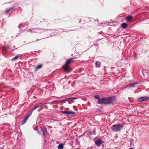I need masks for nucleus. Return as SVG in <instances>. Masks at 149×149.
<instances>
[{"label":"nucleus","instance_id":"nucleus-1","mask_svg":"<svg viewBox=\"0 0 149 149\" xmlns=\"http://www.w3.org/2000/svg\"><path fill=\"white\" fill-rule=\"evenodd\" d=\"M76 58V57H71L67 60L65 64L63 66V68L65 71L70 72L71 71L70 68L69 66V65L71 63V61L73 60Z\"/></svg>","mask_w":149,"mask_h":149},{"label":"nucleus","instance_id":"nucleus-2","mask_svg":"<svg viewBox=\"0 0 149 149\" xmlns=\"http://www.w3.org/2000/svg\"><path fill=\"white\" fill-rule=\"evenodd\" d=\"M123 127V125L119 123L112 125L111 127V129L114 132H118L120 131Z\"/></svg>","mask_w":149,"mask_h":149},{"label":"nucleus","instance_id":"nucleus-3","mask_svg":"<svg viewBox=\"0 0 149 149\" xmlns=\"http://www.w3.org/2000/svg\"><path fill=\"white\" fill-rule=\"evenodd\" d=\"M104 98V104H110L112 103L115 100L116 97L115 96H113L109 97H105Z\"/></svg>","mask_w":149,"mask_h":149},{"label":"nucleus","instance_id":"nucleus-4","mask_svg":"<svg viewBox=\"0 0 149 149\" xmlns=\"http://www.w3.org/2000/svg\"><path fill=\"white\" fill-rule=\"evenodd\" d=\"M41 130L42 132L43 136L45 138L46 137L47 133V129L45 127H41Z\"/></svg>","mask_w":149,"mask_h":149},{"label":"nucleus","instance_id":"nucleus-5","mask_svg":"<svg viewBox=\"0 0 149 149\" xmlns=\"http://www.w3.org/2000/svg\"><path fill=\"white\" fill-rule=\"evenodd\" d=\"M137 100L139 102H141L143 101L149 100V97H143L139 98Z\"/></svg>","mask_w":149,"mask_h":149},{"label":"nucleus","instance_id":"nucleus-6","mask_svg":"<svg viewBox=\"0 0 149 149\" xmlns=\"http://www.w3.org/2000/svg\"><path fill=\"white\" fill-rule=\"evenodd\" d=\"M103 143V142L101 141V140L100 139H98L95 142V145L97 146H100Z\"/></svg>","mask_w":149,"mask_h":149},{"label":"nucleus","instance_id":"nucleus-7","mask_svg":"<svg viewBox=\"0 0 149 149\" xmlns=\"http://www.w3.org/2000/svg\"><path fill=\"white\" fill-rule=\"evenodd\" d=\"M105 98H102V99H99V100L97 101V103L99 104L102 103H104V104Z\"/></svg>","mask_w":149,"mask_h":149},{"label":"nucleus","instance_id":"nucleus-8","mask_svg":"<svg viewBox=\"0 0 149 149\" xmlns=\"http://www.w3.org/2000/svg\"><path fill=\"white\" fill-rule=\"evenodd\" d=\"M132 17L131 15H129L125 18L126 20L127 21H130L132 19Z\"/></svg>","mask_w":149,"mask_h":149},{"label":"nucleus","instance_id":"nucleus-9","mask_svg":"<svg viewBox=\"0 0 149 149\" xmlns=\"http://www.w3.org/2000/svg\"><path fill=\"white\" fill-rule=\"evenodd\" d=\"M28 118H27L26 117L24 118L23 120H22V121L21 122V125H23L25 123L26 120H27Z\"/></svg>","mask_w":149,"mask_h":149},{"label":"nucleus","instance_id":"nucleus-10","mask_svg":"<svg viewBox=\"0 0 149 149\" xmlns=\"http://www.w3.org/2000/svg\"><path fill=\"white\" fill-rule=\"evenodd\" d=\"M14 7H11L10 8H9L8 9H7L6 10L5 12L6 13H9L10 11L14 9Z\"/></svg>","mask_w":149,"mask_h":149},{"label":"nucleus","instance_id":"nucleus-11","mask_svg":"<svg viewBox=\"0 0 149 149\" xmlns=\"http://www.w3.org/2000/svg\"><path fill=\"white\" fill-rule=\"evenodd\" d=\"M96 67L97 68H99L100 66V62L97 61L95 63Z\"/></svg>","mask_w":149,"mask_h":149},{"label":"nucleus","instance_id":"nucleus-12","mask_svg":"<svg viewBox=\"0 0 149 149\" xmlns=\"http://www.w3.org/2000/svg\"><path fill=\"white\" fill-rule=\"evenodd\" d=\"M47 103H38L37 104L36 106V107H37V108L41 107L42 105L43 104H46Z\"/></svg>","mask_w":149,"mask_h":149},{"label":"nucleus","instance_id":"nucleus-13","mask_svg":"<svg viewBox=\"0 0 149 149\" xmlns=\"http://www.w3.org/2000/svg\"><path fill=\"white\" fill-rule=\"evenodd\" d=\"M127 24L125 23H123L121 24V26L123 29H125L127 26Z\"/></svg>","mask_w":149,"mask_h":149},{"label":"nucleus","instance_id":"nucleus-14","mask_svg":"<svg viewBox=\"0 0 149 149\" xmlns=\"http://www.w3.org/2000/svg\"><path fill=\"white\" fill-rule=\"evenodd\" d=\"M58 149H63V146L62 143L60 144L58 146Z\"/></svg>","mask_w":149,"mask_h":149},{"label":"nucleus","instance_id":"nucleus-15","mask_svg":"<svg viewBox=\"0 0 149 149\" xmlns=\"http://www.w3.org/2000/svg\"><path fill=\"white\" fill-rule=\"evenodd\" d=\"M33 111L31 110H30L28 113L26 117L28 118L29 116H30L32 113Z\"/></svg>","mask_w":149,"mask_h":149},{"label":"nucleus","instance_id":"nucleus-16","mask_svg":"<svg viewBox=\"0 0 149 149\" xmlns=\"http://www.w3.org/2000/svg\"><path fill=\"white\" fill-rule=\"evenodd\" d=\"M61 113L64 114H66L69 115V111H62Z\"/></svg>","mask_w":149,"mask_h":149},{"label":"nucleus","instance_id":"nucleus-17","mask_svg":"<svg viewBox=\"0 0 149 149\" xmlns=\"http://www.w3.org/2000/svg\"><path fill=\"white\" fill-rule=\"evenodd\" d=\"M77 98L75 97H72L69 98H67L66 99L67 100L71 101L72 100L76 99Z\"/></svg>","mask_w":149,"mask_h":149},{"label":"nucleus","instance_id":"nucleus-18","mask_svg":"<svg viewBox=\"0 0 149 149\" xmlns=\"http://www.w3.org/2000/svg\"><path fill=\"white\" fill-rule=\"evenodd\" d=\"M19 55H17L16 56H15L12 58V60H14L17 59L19 58Z\"/></svg>","mask_w":149,"mask_h":149},{"label":"nucleus","instance_id":"nucleus-19","mask_svg":"<svg viewBox=\"0 0 149 149\" xmlns=\"http://www.w3.org/2000/svg\"><path fill=\"white\" fill-rule=\"evenodd\" d=\"M42 67V65L41 64H40L37 66L36 69H38L41 68Z\"/></svg>","mask_w":149,"mask_h":149},{"label":"nucleus","instance_id":"nucleus-20","mask_svg":"<svg viewBox=\"0 0 149 149\" xmlns=\"http://www.w3.org/2000/svg\"><path fill=\"white\" fill-rule=\"evenodd\" d=\"M137 83H132L129 85V86H131V87H134L135 86V85L137 84Z\"/></svg>","mask_w":149,"mask_h":149},{"label":"nucleus","instance_id":"nucleus-21","mask_svg":"<svg viewBox=\"0 0 149 149\" xmlns=\"http://www.w3.org/2000/svg\"><path fill=\"white\" fill-rule=\"evenodd\" d=\"M76 114L75 112H73L72 111H69V115L70 114L74 115Z\"/></svg>","mask_w":149,"mask_h":149},{"label":"nucleus","instance_id":"nucleus-22","mask_svg":"<svg viewBox=\"0 0 149 149\" xmlns=\"http://www.w3.org/2000/svg\"><path fill=\"white\" fill-rule=\"evenodd\" d=\"M94 97L95 99H98L99 100V99H100L99 98V96L98 95H96Z\"/></svg>","mask_w":149,"mask_h":149},{"label":"nucleus","instance_id":"nucleus-23","mask_svg":"<svg viewBox=\"0 0 149 149\" xmlns=\"http://www.w3.org/2000/svg\"><path fill=\"white\" fill-rule=\"evenodd\" d=\"M37 108V107H36V106H35L31 110L32 111H34Z\"/></svg>","mask_w":149,"mask_h":149},{"label":"nucleus","instance_id":"nucleus-24","mask_svg":"<svg viewBox=\"0 0 149 149\" xmlns=\"http://www.w3.org/2000/svg\"><path fill=\"white\" fill-rule=\"evenodd\" d=\"M129 85H127V86H124L123 88H127V87H129Z\"/></svg>","mask_w":149,"mask_h":149},{"label":"nucleus","instance_id":"nucleus-25","mask_svg":"<svg viewBox=\"0 0 149 149\" xmlns=\"http://www.w3.org/2000/svg\"><path fill=\"white\" fill-rule=\"evenodd\" d=\"M26 31L27 32H30L32 31V30L31 29H26Z\"/></svg>","mask_w":149,"mask_h":149},{"label":"nucleus","instance_id":"nucleus-26","mask_svg":"<svg viewBox=\"0 0 149 149\" xmlns=\"http://www.w3.org/2000/svg\"><path fill=\"white\" fill-rule=\"evenodd\" d=\"M21 24H20V25H19L18 26V27H19V28H20V27H21Z\"/></svg>","mask_w":149,"mask_h":149},{"label":"nucleus","instance_id":"nucleus-27","mask_svg":"<svg viewBox=\"0 0 149 149\" xmlns=\"http://www.w3.org/2000/svg\"><path fill=\"white\" fill-rule=\"evenodd\" d=\"M129 149H134L133 148H129Z\"/></svg>","mask_w":149,"mask_h":149},{"label":"nucleus","instance_id":"nucleus-28","mask_svg":"<svg viewBox=\"0 0 149 149\" xmlns=\"http://www.w3.org/2000/svg\"><path fill=\"white\" fill-rule=\"evenodd\" d=\"M38 40H39V39H37L36 41H38Z\"/></svg>","mask_w":149,"mask_h":149},{"label":"nucleus","instance_id":"nucleus-29","mask_svg":"<svg viewBox=\"0 0 149 149\" xmlns=\"http://www.w3.org/2000/svg\"><path fill=\"white\" fill-rule=\"evenodd\" d=\"M81 20H79V22H81Z\"/></svg>","mask_w":149,"mask_h":149}]
</instances>
